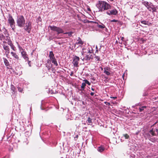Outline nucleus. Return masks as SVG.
Here are the masks:
<instances>
[{"mask_svg": "<svg viewBox=\"0 0 158 158\" xmlns=\"http://www.w3.org/2000/svg\"><path fill=\"white\" fill-rule=\"evenodd\" d=\"M123 135L126 139H128L129 138V135L127 134H123Z\"/></svg>", "mask_w": 158, "mask_h": 158, "instance_id": "obj_29", "label": "nucleus"}, {"mask_svg": "<svg viewBox=\"0 0 158 158\" xmlns=\"http://www.w3.org/2000/svg\"><path fill=\"white\" fill-rule=\"evenodd\" d=\"M32 28L31 23L30 21L27 22L25 24V26L24 27V29L27 31L28 33H30Z\"/></svg>", "mask_w": 158, "mask_h": 158, "instance_id": "obj_8", "label": "nucleus"}, {"mask_svg": "<svg viewBox=\"0 0 158 158\" xmlns=\"http://www.w3.org/2000/svg\"><path fill=\"white\" fill-rule=\"evenodd\" d=\"M104 1H98L96 4V6L98 9L99 12H102L103 11V6Z\"/></svg>", "mask_w": 158, "mask_h": 158, "instance_id": "obj_7", "label": "nucleus"}, {"mask_svg": "<svg viewBox=\"0 0 158 158\" xmlns=\"http://www.w3.org/2000/svg\"><path fill=\"white\" fill-rule=\"evenodd\" d=\"M48 28H50L52 31L57 32L58 34L64 32V31L60 27H57L55 26H51L50 25L48 26Z\"/></svg>", "mask_w": 158, "mask_h": 158, "instance_id": "obj_5", "label": "nucleus"}, {"mask_svg": "<svg viewBox=\"0 0 158 158\" xmlns=\"http://www.w3.org/2000/svg\"><path fill=\"white\" fill-rule=\"evenodd\" d=\"M49 57L50 58L49 60L52 62V63L56 66H57L58 65V64L55 58L54 54L52 51H50L49 52Z\"/></svg>", "mask_w": 158, "mask_h": 158, "instance_id": "obj_6", "label": "nucleus"}, {"mask_svg": "<svg viewBox=\"0 0 158 158\" xmlns=\"http://www.w3.org/2000/svg\"><path fill=\"white\" fill-rule=\"evenodd\" d=\"M73 71L71 72V73L70 74V75L71 76H73Z\"/></svg>", "mask_w": 158, "mask_h": 158, "instance_id": "obj_40", "label": "nucleus"}, {"mask_svg": "<svg viewBox=\"0 0 158 158\" xmlns=\"http://www.w3.org/2000/svg\"><path fill=\"white\" fill-rule=\"evenodd\" d=\"M84 81L85 84H88L89 85H90V83L87 80H83Z\"/></svg>", "mask_w": 158, "mask_h": 158, "instance_id": "obj_30", "label": "nucleus"}, {"mask_svg": "<svg viewBox=\"0 0 158 158\" xmlns=\"http://www.w3.org/2000/svg\"><path fill=\"white\" fill-rule=\"evenodd\" d=\"M94 58H95L96 60L98 61L100 60V58L99 56H95Z\"/></svg>", "mask_w": 158, "mask_h": 158, "instance_id": "obj_33", "label": "nucleus"}, {"mask_svg": "<svg viewBox=\"0 0 158 158\" xmlns=\"http://www.w3.org/2000/svg\"><path fill=\"white\" fill-rule=\"evenodd\" d=\"M111 8V6L108 3L104 1V4L103 6V11L105 10H108Z\"/></svg>", "mask_w": 158, "mask_h": 158, "instance_id": "obj_11", "label": "nucleus"}, {"mask_svg": "<svg viewBox=\"0 0 158 158\" xmlns=\"http://www.w3.org/2000/svg\"><path fill=\"white\" fill-rule=\"evenodd\" d=\"M92 52V51H91L90 50H89L88 51V52L87 53V54L90 53L91 54Z\"/></svg>", "mask_w": 158, "mask_h": 158, "instance_id": "obj_36", "label": "nucleus"}, {"mask_svg": "<svg viewBox=\"0 0 158 158\" xmlns=\"http://www.w3.org/2000/svg\"><path fill=\"white\" fill-rule=\"evenodd\" d=\"M104 73L107 75H109L110 74V73L106 70H104Z\"/></svg>", "mask_w": 158, "mask_h": 158, "instance_id": "obj_32", "label": "nucleus"}, {"mask_svg": "<svg viewBox=\"0 0 158 158\" xmlns=\"http://www.w3.org/2000/svg\"><path fill=\"white\" fill-rule=\"evenodd\" d=\"M93 22V21H89V20H88L87 21V22L88 23H89L90 22H93V23H94L93 22Z\"/></svg>", "mask_w": 158, "mask_h": 158, "instance_id": "obj_44", "label": "nucleus"}, {"mask_svg": "<svg viewBox=\"0 0 158 158\" xmlns=\"http://www.w3.org/2000/svg\"><path fill=\"white\" fill-rule=\"evenodd\" d=\"M110 98H113L114 99H115L117 98V97H116L111 96L110 97Z\"/></svg>", "mask_w": 158, "mask_h": 158, "instance_id": "obj_38", "label": "nucleus"}, {"mask_svg": "<svg viewBox=\"0 0 158 158\" xmlns=\"http://www.w3.org/2000/svg\"><path fill=\"white\" fill-rule=\"evenodd\" d=\"M78 137V135H76L75 136V138H77V139Z\"/></svg>", "mask_w": 158, "mask_h": 158, "instance_id": "obj_42", "label": "nucleus"}, {"mask_svg": "<svg viewBox=\"0 0 158 158\" xmlns=\"http://www.w3.org/2000/svg\"><path fill=\"white\" fill-rule=\"evenodd\" d=\"M84 41H82L80 37L78 38L77 40V41L76 42V44H77L81 46L82 45L84 44Z\"/></svg>", "mask_w": 158, "mask_h": 158, "instance_id": "obj_18", "label": "nucleus"}, {"mask_svg": "<svg viewBox=\"0 0 158 158\" xmlns=\"http://www.w3.org/2000/svg\"><path fill=\"white\" fill-rule=\"evenodd\" d=\"M94 23L97 24V27L99 28L103 29L106 27L103 24H102L101 25H99L98 23L96 22H93Z\"/></svg>", "mask_w": 158, "mask_h": 158, "instance_id": "obj_20", "label": "nucleus"}, {"mask_svg": "<svg viewBox=\"0 0 158 158\" xmlns=\"http://www.w3.org/2000/svg\"><path fill=\"white\" fill-rule=\"evenodd\" d=\"M144 136L146 139H148L149 140L152 141V139L151 138V136L149 133H146L145 134Z\"/></svg>", "mask_w": 158, "mask_h": 158, "instance_id": "obj_19", "label": "nucleus"}, {"mask_svg": "<svg viewBox=\"0 0 158 158\" xmlns=\"http://www.w3.org/2000/svg\"><path fill=\"white\" fill-rule=\"evenodd\" d=\"M104 103L105 104L107 105H108V106L110 105V103L107 102H104Z\"/></svg>", "mask_w": 158, "mask_h": 158, "instance_id": "obj_35", "label": "nucleus"}, {"mask_svg": "<svg viewBox=\"0 0 158 158\" xmlns=\"http://www.w3.org/2000/svg\"><path fill=\"white\" fill-rule=\"evenodd\" d=\"M86 86V84L85 82H83L81 84V88L82 90H84L85 88V87Z\"/></svg>", "mask_w": 158, "mask_h": 158, "instance_id": "obj_27", "label": "nucleus"}, {"mask_svg": "<svg viewBox=\"0 0 158 158\" xmlns=\"http://www.w3.org/2000/svg\"><path fill=\"white\" fill-rule=\"evenodd\" d=\"M155 132V129H154L153 128L149 131V133H150L152 136H156V135Z\"/></svg>", "mask_w": 158, "mask_h": 158, "instance_id": "obj_21", "label": "nucleus"}, {"mask_svg": "<svg viewBox=\"0 0 158 158\" xmlns=\"http://www.w3.org/2000/svg\"><path fill=\"white\" fill-rule=\"evenodd\" d=\"M3 61L4 62V63L5 64L6 66H8L9 65V62L8 60L5 58H3Z\"/></svg>", "mask_w": 158, "mask_h": 158, "instance_id": "obj_24", "label": "nucleus"}, {"mask_svg": "<svg viewBox=\"0 0 158 158\" xmlns=\"http://www.w3.org/2000/svg\"><path fill=\"white\" fill-rule=\"evenodd\" d=\"M27 61H28V64L29 66L31 67V61H29V60H27Z\"/></svg>", "mask_w": 158, "mask_h": 158, "instance_id": "obj_37", "label": "nucleus"}, {"mask_svg": "<svg viewBox=\"0 0 158 158\" xmlns=\"http://www.w3.org/2000/svg\"><path fill=\"white\" fill-rule=\"evenodd\" d=\"M16 22L17 25L20 27H22L25 24V20L23 15H20L17 16Z\"/></svg>", "mask_w": 158, "mask_h": 158, "instance_id": "obj_2", "label": "nucleus"}, {"mask_svg": "<svg viewBox=\"0 0 158 158\" xmlns=\"http://www.w3.org/2000/svg\"><path fill=\"white\" fill-rule=\"evenodd\" d=\"M5 40H3V44H6V41H5Z\"/></svg>", "mask_w": 158, "mask_h": 158, "instance_id": "obj_43", "label": "nucleus"}, {"mask_svg": "<svg viewBox=\"0 0 158 158\" xmlns=\"http://www.w3.org/2000/svg\"><path fill=\"white\" fill-rule=\"evenodd\" d=\"M2 45L3 46V49L5 51V52L6 54V56H7L10 52V48L8 46L6 45L5 44H3Z\"/></svg>", "mask_w": 158, "mask_h": 158, "instance_id": "obj_10", "label": "nucleus"}, {"mask_svg": "<svg viewBox=\"0 0 158 158\" xmlns=\"http://www.w3.org/2000/svg\"><path fill=\"white\" fill-rule=\"evenodd\" d=\"M109 12H107V14L109 15H116L118 13V11L116 9H113L112 10L109 11Z\"/></svg>", "mask_w": 158, "mask_h": 158, "instance_id": "obj_12", "label": "nucleus"}, {"mask_svg": "<svg viewBox=\"0 0 158 158\" xmlns=\"http://www.w3.org/2000/svg\"><path fill=\"white\" fill-rule=\"evenodd\" d=\"M90 94L91 96H93L94 94V93L93 92H91L90 93Z\"/></svg>", "mask_w": 158, "mask_h": 158, "instance_id": "obj_41", "label": "nucleus"}, {"mask_svg": "<svg viewBox=\"0 0 158 158\" xmlns=\"http://www.w3.org/2000/svg\"><path fill=\"white\" fill-rule=\"evenodd\" d=\"M81 59L82 60H85V57H84L83 58H82V57L81 58Z\"/></svg>", "mask_w": 158, "mask_h": 158, "instance_id": "obj_46", "label": "nucleus"}, {"mask_svg": "<svg viewBox=\"0 0 158 158\" xmlns=\"http://www.w3.org/2000/svg\"><path fill=\"white\" fill-rule=\"evenodd\" d=\"M141 23L142 24H143V26H144V25H148L149 23L150 24V23H149L148 21H145V20H143V21H140Z\"/></svg>", "mask_w": 158, "mask_h": 158, "instance_id": "obj_22", "label": "nucleus"}, {"mask_svg": "<svg viewBox=\"0 0 158 158\" xmlns=\"http://www.w3.org/2000/svg\"><path fill=\"white\" fill-rule=\"evenodd\" d=\"M0 40L1 41L6 40L7 41L8 44L10 46L11 49L14 51H16L15 47L13 44L12 41L10 39V37L6 35L5 36L3 34H0Z\"/></svg>", "mask_w": 158, "mask_h": 158, "instance_id": "obj_1", "label": "nucleus"}, {"mask_svg": "<svg viewBox=\"0 0 158 158\" xmlns=\"http://www.w3.org/2000/svg\"><path fill=\"white\" fill-rule=\"evenodd\" d=\"M111 22H118V20L115 19H113L110 21Z\"/></svg>", "mask_w": 158, "mask_h": 158, "instance_id": "obj_34", "label": "nucleus"}, {"mask_svg": "<svg viewBox=\"0 0 158 158\" xmlns=\"http://www.w3.org/2000/svg\"><path fill=\"white\" fill-rule=\"evenodd\" d=\"M18 48L21 52L22 56L26 60H28L29 58L26 52L25 51V49L20 46H18Z\"/></svg>", "mask_w": 158, "mask_h": 158, "instance_id": "obj_3", "label": "nucleus"}, {"mask_svg": "<svg viewBox=\"0 0 158 158\" xmlns=\"http://www.w3.org/2000/svg\"><path fill=\"white\" fill-rule=\"evenodd\" d=\"M142 3L147 7V9L148 7H149L152 4L150 2L145 1L143 0L142 1Z\"/></svg>", "mask_w": 158, "mask_h": 158, "instance_id": "obj_17", "label": "nucleus"}, {"mask_svg": "<svg viewBox=\"0 0 158 158\" xmlns=\"http://www.w3.org/2000/svg\"><path fill=\"white\" fill-rule=\"evenodd\" d=\"M8 23L10 24V27L12 28V30L14 31L15 28V21L13 17L10 15H9L8 19Z\"/></svg>", "mask_w": 158, "mask_h": 158, "instance_id": "obj_4", "label": "nucleus"}, {"mask_svg": "<svg viewBox=\"0 0 158 158\" xmlns=\"http://www.w3.org/2000/svg\"><path fill=\"white\" fill-rule=\"evenodd\" d=\"M73 33V32L72 31H69L68 32H66L64 33V34H68V35L70 37L72 36V34Z\"/></svg>", "mask_w": 158, "mask_h": 158, "instance_id": "obj_26", "label": "nucleus"}, {"mask_svg": "<svg viewBox=\"0 0 158 158\" xmlns=\"http://www.w3.org/2000/svg\"><path fill=\"white\" fill-rule=\"evenodd\" d=\"M94 57L93 55L90 53L87 54L85 55V60H89L90 59H92Z\"/></svg>", "mask_w": 158, "mask_h": 158, "instance_id": "obj_15", "label": "nucleus"}, {"mask_svg": "<svg viewBox=\"0 0 158 158\" xmlns=\"http://www.w3.org/2000/svg\"><path fill=\"white\" fill-rule=\"evenodd\" d=\"M87 10L88 11H91V10L89 8H87Z\"/></svg>", "mask_w": 158, "mask_h": 158, "instance_id": "obj_45", "label": "nucleus"}, {"mask_svg": "<svg viewBox=\"0 0 158 158\" xmlns=\"http://www.w3.org/2000/svg\"><path fill=\"white\" fill-rule=\"evenodd\" d=\"M147 107L146 106H140L139 108V111L140 112H141L144 109H146Z\"/></svg>", "mask_w": 158, "mask_h": 158, "instance_id": "obj_25", "label": "nucleus"}, {"mask_svg": "<svg viewBox=\"0 0 158 158\" xmlns=\"http://www.w3.org/2000/svg\"><path fill=\"white\" fill-rule=\"evenodd\" d=\"M157 7H155L152 4L149 7H148V9L150 11H152V12H156Z\"/></svg>", "mask_w": 158, "mask_h": 158, "instance_id": "obj_13", "label": "nucleus"}, {"mask_svg": "<svg viewBox=\"0 0 158 158\" xmlns=\"http://www.w3.org/2000/svg\"><path fill=\"white\" fill-rule=\"evenodd\" d=\"M155 131L157 132V135H158V129L157 128H155Z\"/></svg>", "mask_w": 158, "mask_h": 158, "instance_id": "obj_39", "label": "nucleus"}, {"mask_svg": "<svg viewBox=\"0 0 158 158\" xmlns=\"http://www.w3.org/2000/svg\"><path fill=\"white\" fill-rule=\"evenodd\" d=\"M46 67L48 68V70L50 71L52 67V64L51 63L49 60L48 59L47 60V63L46 65Z\"/></svg>", "mask_w": 158, "mask_h": 158, "instance_id": "obj_14", "label": "nucleus"}, {"mask_svg": "<svg viewBox=\"0 0 158 158\" xmlns=\"http://www.w3.org/2000/svg\"><path fill=\"white\" fill-rule=\"evenodd\" d=\"M91 90L93 91H94V89L93 88H91Z\"/></svg>", "mask_w": 158, "mask_h": 158, "instance_id": "obj_48", "label": "nucleus"}, {"mask_svg": "<svg viewBox=\"0 0 158 158\" xmlns=\"http://www.w3.org/2000/svg\"><path fill=\"white\" fill-rule=\"evenodd\" d=\"M4 28L5 30L6 31V30L5 28L4 27Z\"/></svg>", "mask_w": 158, "mask_h": 158, "instance_id": "obj_49", "label": "nucleus"}, {"mask_svg": "<svg viewBox=\"0 0 158 158\" xmlns=\"http://www.w3.org/2000/svg\"><path fill=\"white\" fill-rule=\"evenodd\" d=\"M11 89L14 92H15L16 89L14 86L12 85H11Z\"/></svg>", "mask_w": 158, "mask_h": 158, "instance_id": "obj_28", "label": "nucleus"}, {"mask_svg": "<svg viewBox=\"0 0 158 158\" xmlns=\"http://www.w3.org/2000/svg\"><path fill=\"white\" fill-rule=\"evenodd\" d=\"M80 60V58L79 57L75 56L73 57L72 63L74 67H78L79 66V61Z\"/></svg>", "mask_w": 158, "mask_h": 158, "instance_id": "obj_9", "label": "nucleus"}, {"mask_svg": "<svg viewBox=\"0 0 158 158\" xmlns=\"http://www.w3.org/2000/svg\"><path fill=\"white\" fill-rule=\"evenodd\" d=\"M87 121H88V123H92V119H91L89 117L88 118Z\"/></svg>", "mask_w": 158, "mask_h": 158, "instance_id": "obj_31", "label": "nucleus"}, {"mask_svg": "<svg viewBox=\"0 0 158 158\" xmlns=\"http://www.w3.org/2000/svg\"><path fill=\"white\" fill-rule=\"evenodd\" d=\"M98 151L100 152H102L105 150V148L102 146H100L98 148Z\"/></svg>", "mask_w": 158, "mask_h": 158, "instance_id": "obj_23", "label": "nucleus"}, {"mask_svg": "<svg viewBox=\"0 0 158 158\" xmlns=\"http://www.w3.org/2000/svg\"><path fill=\"white\" fill-rule=\"evenodd\" d=\"M58 44H59V45H61L62 44V43L60 42H59L58 43Z\"/></svg>", "mask_w": 158, "mask_h": 158, "instance_id": "obj_47", "label": "nucleus"}, {"mask_svg": "<svg viewBox=\"0 0 158 158\" xmlns=\"http://www.w3.org/2000/svg\"><path fill=\"white\" fill-rule=\"evenodd\" d=\"M10 53L12 56L17 60H20L19 56L16 53L13 52H11Z\"/></svg>", "mask_w": 158, "mask_h": 158, "instance_id": "obj_16", "label": "nucleus"}]
</instances>
